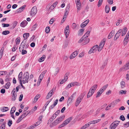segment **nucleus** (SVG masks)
<instances>
[{"label": "nucleus", "mask_w": 129, "mask_h": 129, "mask_svg": "<svg viewBox=\"0 0 129 129\" xmlns=\"http://www.w3.org/2000/svg\"><path fill=\"white\" fill-rule=\"evenodd\" d=\"M122 31V29H120L116 33V34L117 35L119 36H120L121 35V33Z\"/></svg>", "instance_id": "nucleus-43"}, {"label": "nucleus", "mask_w": 129, "mask_h": 129, "mask_svg": "<svg viewBox=\"0 0 129 129\" xmlns=\"http://www.w3.org/2000/svg\"><path fill=\"white\" fill-rule=\"evenodd\" d=\"M89 126V125L88 124V123L86 124H85L84 125L82 126L80 128V129H85L86 128L88 127Z\"/></svg>", "instance_id": "nucleus-36"}, {"label": "nucleus", "mask_w": 129, "mask_h": 129, "mask_svg": "<svg viewBox=\"0 0 129 129\" xmlns=\"http://www.w3.org/2000/svg\"><path fill=\"white\" fill-rule=\"evenodd\" d=\"M2 25L3 26V27H8L9 26V24H2Z\"/></svg>", "instance_id": "nucleus-57"}, {"label": "nucleus", "mask_w": 129, "mask_h": 129, "mask_svg": "<svg viewBox=\"0 0 129 129\" xmlns=\"http://www.w3.org/2000/svg\"><path fill=\"white\" fill-rule=\"evenodd\" d=\"M103 1H101V0H99V1L98 2V4L97 5V6L98 7H99L101 6L102 4Z\"/></svg>", "instance_id": "nucleus-51"}, {"label": "nucleus", "mask_w": 129, "mask_h": 129, "mask_svg": "<svg viewBox=\"0 0 129 129\" xmlns=\"http://www.w3.org/2000/svg\"><path fill=\"white\" fill-rule=\"evenodd\" d=\"M45 58V55H43L42 56V57H41L38 60L40 62H42L44 60Z\"/></svg>", "instance_id": "nucleus-34"}, {"label": "nucleus", "mask_w": 129, "mask_h": 129, "mask_svg": "<svg viewBox=\"0 0 129 129\" xmlns=\"http://www.w3.org/2000/svg\"><path fill=\"white\" fill-rule=\"evenodd\" d=\"M127 29L125 27L122 29V31L121 32V36H123L126 34L127 32Z\"/></svg>", "instance_id": "nucleus-22"}, {"label": "nucleus", "mask_w": 129, "mask_h": 129, "mask_svg": "<svg viewBox=\"0 0 129 129\" xmlns=\"http://www.w3.org/2000/svg\"><path fill=\"white\" fill-rule=\"evenodd\" d=\"M27 52L26 50L23 49L22 50L21 53L22 55H24L27 53Z\"/></svg>", "instance_id": "nucleus-62"}, {"label": "nucleus", "mask_w": 129, "mask_h": 129, "mask_svg": "<svg viewBox=\"0 0 129 129\" xmlns=\"http://www.w3.org/2000/svg\"><path fill=\"white\" fill-rule=\"evenodd\" d=\"M128 41V40H124H124L123 41V44L124 46H125L127 44V43Z\"/></svg>", "instance_id": "nucleus-63"}, {"label": "nucleus", "mask_w": 129, "mask_h": 129, "mask_svg": "<svg viewBox=\"0 0 129 129\" xmlns=\"http://www.w3.org/2000/svg\"><path fill=\"white\" fill-rule=\"evenodd\" d=\"M120 84L121 88H123L125 87V83L124 81H122L120 82Z\"/></svg>", "instance_id": "nucleus-35"}, {"label": "nucleus", "mask_w": 129, "mask_h": 129, "mask_svg": "<svg viewBox=\"0 0 129 129\" xmlns=\"http://www.w3.org/2000/svg\"><path fill=\"white\" fill-rule=\"evenodd\" d=\"M40 98L39 95V94L37 95L35 97L34 101L33 103H35L38 100V99Z\"/></svg>", "instance_id": "nucleus-26"}, {"label": "nucleus", "mask_w": 129, "mask_h": 129, "mask_svg": "<svg viewBox=\"0 0 129 129\" xmlns=\"http://www.w3.org/2000/svg\"><path fill=\"white\" fill-rule=\"evenodd\" d=\"M115 33V30H113L108 35V39H110L114 35Z\"/></svg>", "instance_id": "nucleus-21"}, {"label": "nucleus", "mask_w": 129, "mask_h": 129, "mask_svg": "<svg viewBox=\"0 0 129 129\" xmlns=\"http://www.w3.org/2000/svg\"><path fill=\"white\" fill-rule=\"evenodd\" d=\"M20 41V38L18 37L17 38L16 40V43L17 44H19Z\"/></svg>", "instance_id": "nucleus-39"}, {"label": "nucleus", "mask_w": 129, "mask_h": 129, "mask_svg": "<svg viewBox=\"0 0 129 129\" xmlns=\"http://www.w3.org/2000/svg\"><path fill=\"white\" fill-rule=\"evenodd\" d=\"M29 78V74L28 72L24 73L23 76L22 81L23 83L24 84L28 82V80Z\"/></svg>", "instance_id": "nucleus-3"}, {"label": "nucleus", "mask_w": 129, "mask_h": 129, "mask_svg": "<svg viewBox=\"0 0 129 129\" xmlns=\"http://www.w3.org/2000/svg\"><path fill=\"white\" fill-rule=\"evenodd\" d=\"M119 37V36L117 35L116 34L114 37V40H116Z\"/></svg>", "instance_id": "nucleus-60"}, {"label": "nucleus", "mask_w": 129, "mask_h": 129, "mask_svg": "<svg viewBox=\"0 0 129 129\" xmlns=\"http://www.w3.org/2000/svg\"><path fill=\"white\" fill-rule=\"evenodd\" d=\"M76 4L77 6L79 5H81V3L80 2V0H75Z\"/></svg>", "instance_id": "nucleus-42"}, {"label": "nucleus", "mask_w": 129, "mask_h": 129, "mask_svg": "<svg viewBox=\"0 0 129 129\" xmlns=\"http://www.w3.org/2000/svg\"><path fill=\"white\" fill-rule=\"evenodd\" d=\"M110 10V8L109 7L106 5L105 7V12L106 13H108L109 12Z\"/></svg>", "instance_id": "nucleus-30"}, {"label": "nucleus", "mask_w": 129, "mask_h": 129, "mask_svg": "<svg viewBox=\"0 0 129 129\" xmlns=\"http://www.w3.org/2000/svg\"><path fill=\"white\" fill-rule=\"evenodd\" d=\"M120 119L122 121H124L125 120V118L123 115H121L120 117Z\"/></svg>", "instance_id": "nucleus-53"}, {"label": "nucleus", "mask_w": 129, "mask_h": 129, "mask_svg": "<svg viewBox=\"0 0 129 129\" xmlns=\"http://www.w3.org/2000/svg\"><path fill=\"white\" fill-rule=\"evenodd\" d=\"M38 126V125H37V124H36L35 123L34 124L31 126H30V128H31L32 129H33L34 128Z\"/></svg>", "instance_id": "nucleus-45"}, {"label": "nucleus", "mask_w": 129, "mask_h": 129, "mask_svg": "<svg viewBox=\"0 0 129 129\" xmlns=\"http://www.w3.org/2000/svg\"><path fill=\"white\" fill-rule=\"evenodd\" d=\"M128 69H127V67L124 66L122 68H121L120 69V71H126Z\"/></svg>", "instance_id": "nucleus-46"}, {"label": "nucleus", "mask_w": 129, "mask_h": 129, "mask_svg": "<svg viewBox=\"0 0 129 129\" xmlns=\"http://www.w3.org/2000/svg\"><path fill=\"white\" fill-rule=\"evenodd\" d=\"M84 28L80 29L78 31V35L79 36L82 35L83 33V32L84 30Z\"/></svg>", "instance_id": "nucleus-25"}, {"label": "nucleus", "mask_w": 129, "mask_h": 129, "mask_svg": "<svg viewBox=\"0 0 129 129\" xmlns=\"http://www.w3.org/2000/svg\"><path fill=\"white\" fill-rule=\"evenodd\" d=\"M37 12V9L36 6L33 7L31 11L30 15L33 16L35 15Z\"/></svg>", "instance_id": "nucleus-7"}, {"label": "nucleus", "mask_w": 129, "mask_h": 129, "mask_svg": "<svg viewBox=\"0 0 129 129\" xmlns=\"http://www.w3.org/2000/svg\"><path fill=\"white\" fill-rule=\"evenodd\" d=\"M93 94V93L89 91L87 95V98H89L90 97L91 95Z\"/></svg>", "instance_id": "nucleus-44"}, {"label": "nucleus", "mask_w": 129, "mask_h": 129, "mask_svg": "<svg viewBox=\"0 0 129 129\" xmlns=\"http://www.w3.org/2000/svg\"><path fill=\"white\" fill-rule=\"evenodd\" d=\"M126 91L125 90H121L120 91V93L121 94H125L126 93Z\"/></svg>", "instance_id": "nucleus-55"}, {"label": "nucleus", "mask_w": 129, "mask_h": 129, "mask_svg": "<svg viewBox=\"0 0 129 129\" xmlns=\"http://www.w3.org/2000/svg\"><path fill=\"white\" fill-rule=\"evenodd\" d=\"M65 116L62 115L61 116L59 117L56 119L50 125V126L52 127L55 126L62 121L63 119L64 118Z\"/></svg>", "instance_id": "nucleus-1"}, {"label": "nucleus", "mask_w": 129, "mask_h": 129, "mask_svg": "<svg viewBox=\"0 0 129 129\" xmlns=\"http://www.w3.org/2000/svg\"><path fill=\"white\" fill-rule=\"evenodd\" d=\"M76 24L74 23H73L72 24V27L73 29H74L76 28Z\"/></svg>", "instance_id": "nucleus-64"}, {"label": "nucleus", "mask_w": 129, "mask_h": 129, "mask_svg": "<svg viewBox=\"0 0 129 129\" xmlns=\"http://www.w3.org/2000/svg\"><path fill=\"white\" fill-rule=\"evenodd\" d=\"M53 117H51L49 119L48 122V124H49L51 123V122L53 121V120L54 119V118Z\"/></svg>", "instance_id": "nucleus-37"}, {"label": "nucleus", "mask_w": 129, "mask_h": 129, "mask_svg": "<svg viewBox=\"0 0 129 129\" xmlns=\"http://www.w3.org/2000/svg\"><path fill=\"white\" fill-rule=\"evenodd\" d=\"M44 76L43 74H41L39 76L38 80V82L37 83V85L38 86H39L40 85L42 80L43 79Z\"/></svg>", "instance_id": "nucleus-12"}, {"label": "nucleus", "mask_w": 129, "mask_h": 129, "mask_svg": "<svg viewBox=\"0 0 129 129\" xmlns=\"http://www.w3.org/2000/svg\"><path fill=\"white\" fill-rule=\"evenodd\" d=\"M106 40V39L105 38H104L101 42L99 45V46L98 47V51L99 52H100L103 48L105 44Z\"/></svg>", "instance_id": "nucleus-4"}, {"label": "nucleus", "mask_w": 129, "mask_h": 129, "mask_svg": "<svg viewBox=\"0 0 129 129\" xmlns=\"http://www.w3.org/2000/svg\"><path fill=\"white\" fill-rule=\"evenodd\" d=\"M90 31H88L83 36V37H85L86 38V37H88L90 35Z\"/></svg>", "instance_id": "nucleus-31"}, {"label": "nucleus", "mask_w": 129, "mask_h": 129, "mask_svg": "<svg viewBox=\"0 0 129 129\" xmlns=\"http://www.w3.org/2000/svg\"><path fill=\"white\" fill-rule=\"evenodd\" d=\"M84 52H82V53H81L79 55V57H82L84 56Z\"/></svg>", "instance_id": "nucleus-56"}, {"label": "nucleus", "mask_w": 129, "mask_h": 129, "mask_svg": "<svg viewBox=\"0 0 129 129\" xmlns=\"http://www.w3.org/2000/svg\"><path fill=\"white\" fill-rule=\"evenodd\" d=\"M62 94L64 96H67L68 95V93L66 91H64L63 92Z\"/></svg>", "instance_id": "nucleus-59"}, {"label": "nucleus", "mask_w": 129, "mask_h": 129, "mask_svg": "<svg viewBox=\"0 0 129 129\" xmlns=\"http://www.w3.org/2000/svg\"><path fill=\"white\" fill-rule=\"evenodd\" d=\"M97 86V84H95L92 86L89 91L93 93L96 90Z\"/></svg>", "instance_id": "nucleus-13"}, {"label": "nucleus", "mask_w": 129, "mask_h": 129, "mask_svg": "<svg viewBox=\"0 0 129 129\" xmlns=\"http://www.w3.org/2000/svg\"><path fill=\"white\" fill-rule=\"evenodd\" d=\"M89 39L88 38H86L85 37H83V36L79 40L78 42L80 43L83 41H85L84 45H86L89 42Z\"/></svg>", "instance_id": "nucleus-5"}, {"label": "nucleus", "mask_w": 129, "mask_h": 129, "mask_svg": "<svg viewBox=\"0 0 129 129\" xmlns=\"http://www.w3.org/2000/svg\"><path fill=\"white\" fill-rule=\"evenodd\" d=\"M22 75V72H21L19 73L18 76V80H19V82L20 81V82H21V81H22L21 79Z\"/></svg>", "instance_id": "nucleus-28"}, {"label": "nucleus", "mask_w": 129, "mask_h": 129, "mask_svg": "<svg viewBox=\"0 0 129 129\" xmlns=\"http://www.w3.org/2000/svg\"><path fill=\"white\" fill-rule=\"evenodd\" d=\"M9 110V108L7 107H3L1 111L3 112H5L8 111Z\"/></svg>", "instance_id": "nucleus-33"}, {"label": "nucleus", "mask_w": 129, "mask_h": 129, "mask_svg": "<svg viewBox=\"0 0 129 129\" xmlns=\"http://www.w3.org/2000/svg\"><path fill=\"white\" fill-rule=\"evenodd\" d=\"M37 24H35L32 27V30H34L36 28Z\"/></svg>", "instance_id": "nucleus-58"}, {"label": "nucleus", "mask_w": 129, "mask_h": 129, "mask_svg": "<svg viewBox=\"0 0 129 129\" xmlns=\"http://www.w3.org/2000/svg\"><path fill=\"white\" fill-rule=\"evenodd\" d=\"M6 122H3L0 126V129H5Z\"/></svg>", "instance_id": "nucleus-32"}, {"label": "nucleus", "mask_w": 129, "mask_h": 129, "mask_svg": "<svg viewBox=\"0 0 129 129\" xmlns=\"http://www.w3.org/2000/svg\"><path fill=\"white\" fill-rule=\"evenodd\" d=\"M28 22L27 21L25 20L22 22L20 23V26L22 27H24L27 24Z\"/></svg>", "instance_id": "nucleus-19"}, {"label": "nucleus", "mask_w": 129, "mask_h": 129, "mask_svg": "<svg viewBox=\"0 0 129 129\" xmlns=\"http://www.w3.org/2000/svg\"><path fill=\"white\" fill-rule=\"evenodd\" d=\"M12 121L11 120H9L8 123V125L9 126H11V125L12 124Z\"/></svg>", "instance_id": "nucleus-50"}, {"label": "nucleus", "mask_w": 129, "mask_h": 129, "mask_svg": "<svg viewBox=\"0 0 129 129\" xmlns=\"http://www.w3.org/2000/svg\"><path fill=\"white\" fill-rule=\"evenodd\" d=\"M78 51L76 50L70 56V58L71 59L74 58L78 55Z\"/></svg>", "instance_id": "nucleus-10"}, {"label": "nucleus", "mask_w": 129, "mask_h": 129, "mask_svg": "<svg viewBox=\"0 0 129 129\" xmlns=\"http://www.w3.org/2000/svg\"><path fill=\"white\" fill-rule=\"evenodd\" d=\"M23 117L22 116H21L19 117L17 121V123H18L19 122H20L21 120L23 119Z\"/></svg>", "instance_id": "nucleus-48"}, {"label": "nucleus", "mask_w": 129, "mask_h": 129, "mask_svg": "<svg viewBox=\"0 0 129 129\" xmlns=\"http://www.w3.org/2000/svg\"><path fill=\"white\" fill-rule=\"evenodd\" d=\"M55 89L54 88H53L48 93H49L50 94H52V95L53 94V92L55 91Z\"/></svg>", "instance_id": "nucleus-49"}, {"label": "nucleus", "mask_w": 129, "mask_h": 129, "mask_svg": "<svg viewBox=\"0 0 129 129\" xmlns=\"http://www.w3.org/2000/svg\"><path fill=\"white\" fill-rule=\"evenodd\" d=\"M15 89L14 88L12 91V93H13L12 100L14 101L15 100L17 97V93L15 92Z\"/></svg>", "instance_id": "nucleus-11"}, {"label": "nucleus", "mask_w": 129, "mask_h": 129, "mask_svg": "<svg viewBox=\"0 0 129 129\" xmlns=\"http://www.w3.org/2000/svg\"><path fill=\"white\" fill-rule=\"evenodd\" d=\"M23 41L21 44L20 45V47L19 48V49L20 50V49L21 48H22V49H24V47H25V45L24 44H22V43H23Z\"/></svg>", "instance_id": "nucleus-52"}, {"label": "nucleus", "mask_w": 129, "mask_h": 129, "mask_svg": "<svg viewBox=\"0 0 129 129\" xmlns=\"http://www.w3.org/2000/svg\"><path fill=\"white\" fill-rule=\"evenodd\" d=\"M108 85L106 84L103 86L99 90V91L102 93L108 87Z\"/></svg>", "instance_id": "nucleus-16"}, {"label": "nucleus", "mask_w": 129, "mask_h": 129, "mask_svg": "<svg viewBox=\"0 0 129 129\" xmlns=\"http://www.w3.org/2000/svg\"><path fill=\"white\" fill-rule=\"evenodd\" d=\"M83 95H80L78 97L75 103V106H76L78 105L81 102L82 100L83 99Z\"/></svg>", "instance_id": "nucleus-9"}, {"label": "nucleus", "mask_w": 129, "mask_h": 129, "mask_svg": "<svg viewBox=\"0 0 129 129\" xmlns=\"http://www.w3.org/2000/svg\"><path fill=\"white\" fill-rule=\"evenodd\" d=\"M74 94H73L68 99L67 101V105H69L72 103V101L74 97Z\"/></svg>", "instance_id": "nucleus-14"}, {"label": "nucleus", "mask_w": 129, "mask_h": 129, "mask_svg": "<svg viewBox=\"0 0 129 129\" xmlns=\"http://www.w3.org/2000/svg\"><path fill=\"white\" fill-rule=\"evenodd\" d=\"M25 7V5H24L23 6L21 7L17 10V12L19 13H21L22 11L24 10Z\"/></svg>", "instance_id": "nucleus-18"}, {"label": "nucleus", "mask_w": 129, "mask_h": 129, "mask_svg": "<svg viewBox=\"0 0 129 129\" xmlns=\"http://www.w3.org/2000/svg\"><path fill=\"white\" fill-rule=\"evenodd\" d=\"M72 119V117H69L66 119L63 122V123L62 124L60 125L58 127V128H60L62 127H64L67 124L70 122Z\"/></svg>", "instance_id": "nucleus-2"}, {"label": "nucleus", "mask_w": 129, "mask_h": 129, "mask_svg": "<svg viewBox=\"0 0 129 129\" xmlns=\"http://www.w3.org/2000/svg\"><path fill=\"white\" fill-rule=\"evenodd\" d=\"M50 29L49 27H47L45 29V31L46 33L47 34L49 33V32Z\"/></svg>", "instance_id": "nucleus-40"}, {"label": "nucleus", "mask_w": 129, "mask_h": 129, "mask_svg": "<svg viewBox=\"0 0 129 129\" xmlns=\"http://www.w3.org/2000/svg\"><path fill=\"white\" fill-rule=\"evenodd\" d=\"M120 121H114L112 123V125H114L116 127L119 124Z\"/></svg>", "instance_id": "nucleus-23"}, {"label": "nucleus", "mask_w": 129, "mask_h": 129, "mask_svg": "<svg viewBox=\"0 0 129 129\" xmlns=\"http://www.w3.org/2000/svg\"><path fill=\"white\" fill-rule=\"evenodd\" d=\"M16 108L15 107H13L12 108L11 111L10 112V114H14L16 110Z\"/></svg>", "instance_id": "nucleus-29"}, {"label": "nucleus", "mask_w": 129, "mask_h": 129, "mask_svg": "<svg viewBox=\"0 0 129 129\" xmlns=\"http://www.w3.org/2000/svg\"><path fill=\"white\" fill-rule=\"evenodd\" d=\"M59 67H57L56 69V71H55V74H54V75H56L57 73L59 71Z\"/></svg>", "instance_id": "nucleus-54"}, {"label": "nucleus", "mask_w": 129, "mask_h": 129, "mask_svg": "<svg viewBox=\"0 0 129 129\" xmlns=\"http://www.w3.org/2000/svg\"><path fill=\"white\" fill-rule=\"evenodd\" d=\"M60 112L59 110H58L51 117H53L54 119L56 118L57 116L58 115Z\"/></svg>", "instance_id": "nucleus-24"}, {"label": "nucleus", "mask_w": 129, "mask_h": 129, "mask_svg": "<svg viewBox=\"0 0 129 129\" xmlns=\"http://www.w3.org/2000/svg\"><path fill=\"white\" fill-rule=\"evenodd\" d=\"M57 4L58 3L57 2H54L49 8V10H51V11H52L56 6Z\"/></svg>", "instance_id": "nucleus-17"}, {"label": "nucleus", "mask_w": 129, "mask_h": 129, "mask_svg": "<svg viewBox=\"0 0 129 129\" xmlns=\"http://www.w3.org/2000/svg\"><path fill=\"white\" fill-rule=\"evenodd\" d=\"M101 120V119H98L92 121L88 123V124L89 125V126L91 124H94L95 123H97L98 122L100 121Z\"/></svg>", "instance_id": "nucleus-15"}, {"label": "nucleus", "mask_w": 129, "mask_h": 129, "mask_svg": "<svg viewBox=\"0 0 129 129\" xmlns=\"http://www.w3.org/2000/svg\"><path fill=\"white\" fill-rule=\"evenodd\" d=\"M64 34L66 38L69 36L70 33L69 27V25L67 26L64 29Z\"/></svg>", "instance_id": "nucleus-8"}, {"label": "nucleus", "mask_w": 129, "mask_h": 129, "mask_svg": "<svg viewBox=\"0 0 129 129\" xmlns=\"http://www.w3.org/2000/svg\"><path fill=\"white\" fill-rule=\"evenodd\" d=\"M4 49V47H3L1 48V49L0 51V54H3Z\"/></svg>", "instance_id": "nucleus-61"}, {"label": "nucleus", "mask_w": 129, "mask_h": 129, "mask_svg": "<svg viewBox=\"0 0 129 129\" xmlns=\"http://www.w3.org/2000/svg\"><path fill=\"white\" fill-rule=\"evenodd\" d=\"M99 46L97 45L94 46L89 51L88 53L91 54L94 53L98 49Z\"/></svg>", "instance_id": "nucleus-6"}, {"label": "nucleus", "mask_w": 129, "mask_h": 129, "mask_svg": "<svg viewBox=\"0 0 129 129\" xmlns=\"http://www.w3.org/2000/svg\"><path fill=\"white\" fill-rule=\"evenodd\" d=\"M69 8L70 7L69 6H67V7H66V11L64 13L63 17H65V18H66L67 16L68 13V11L69 10Z\"/></svg>", "instance_id": "nucleus-20"}, {"label": "nucleus", "mask_w": 129, "mask_h": 129, "mask_svg": "<svg viewBox=\"0 0 129 129\" xmlns=\"http://www.w3.org/2000/svg\"><path fill=\"white\" fill-rule=\"evenodd\" d=\"M10 82H8L6 83L5 85V88L6 89H8L10 85Z\"/></svg>", "instance_id": "nucleus-41"}, {"label": "nucleus", "mask_w": 129, "mask_h": 129, "mask_svg": "<svg viewBox=\"0 0 129 129\" xmlns=\"http://www.w3.org/2000/svg\"><path fill=\"white\" fill-rule=\"evenodd\" d=\"M10 33V31L9 30H5L3 32L2 34L4 35H6Z\"/></svg>", "instance_id": "nucleus-38"}, {"label": "nucleus", "mask_w": 129, "mask_h": 129, "mask_svg": "<svg viewBox=\"0 0 129 129\" xmlns=\"http://www.w3.org/2000/svg\"><path fill=\"white\" fill-rule=\"evenodd\" d=\"M129 38V33L128 32L126 34L125 38L124 39V40H128V39Z\"/></svg>", "instance_id": "nucleus-47"}, {"label": "nucleus", "mask_w": 129, "mask_h": 129, "mask_svg": "<svg viewBox=\"0 0 129 129\" xmlns=\"http://www.w3.org/2000/svg\"><path fill=\"white\" fill-rule=\"evenodd\" d=\"M29 36V34L28 33H24L23 34V37L24 39V40H25L27 39Z\"/></svg>", "instance_id": "nucleus-27"}]
</instances>
